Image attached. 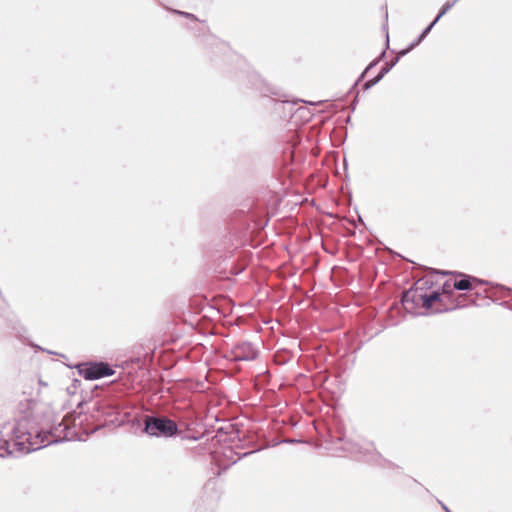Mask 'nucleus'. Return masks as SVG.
Segmentation results:
<instances>
[{
	"instance_id": "33",
	"label": "nucleus",
	"mask_w": 512,
	"mask_h": 512,
	"mask_svg": "<svg viewBox=\"0 0 512 512\" xmlns=\"http://www.w3.org/2000/svg\"><path fill=\"white\" fill-rule=\"evenodd\" d=\"M78 418H79V425H82L84 420L81 419V415H79Z\"/></svg>"
},
{
	"instance_id": "14",
	"label": "nucleus",
	"mask_w": 512,
	"mask_h": 512,
	"mask_svg": "<svg viewBox=\"0 0 512 512\" xmlns=\"http://www.w3.org/2000/svg\"><path fill=\"white\" fill-rule=\"evenodd\" d=\"M380 81H381V79H378V76L376 75L374 78L365 81L362 84V89L364 91H367V90L371 89L373 86H375Z\"/></svg>"
},
{
	"instance_id": "34",
	"label": "nucleus",
	"mask_w": 512,
	"mask_h": 512,
	"mask_svg": "<svg viewBox=\"0 0 512 512\" xmlns=\"http://www.w3.org/2000/svg\"><path fill=\"white\" fill-rule=\"evenodd\" d=\"M386 38H388V33H386ZM389 46V39H386V47Z\"/></svg>"
},
{
	"instance_id": "4",
	"label": "nucleus",
	"mask_w": 512,
	"mask_h": 512,
	"mask_svg": "<svg viewBox=\"0 0 512 512\" xmlns=\"http://www.w3.org/2000/svg\"><path fill=\"white\" fill-rule=\"evenodd\" d=\"M77 372L85 380H97L115 374L113 367L105 361H86L76 365Z\"/></svg>"
},
{
	"instance_id": "26",
	"label": "nucleus",
	"mask_w": 512,
	"mask_h": 512,
	"mask_svg": "<svg viewBox=\"0 0 512 512\" xmlns=\"http://www.w3.org/2000/svg\"><path fill=\"white\" fill-rule=\"evenodd\" d=\"M443 16H440V12H438L437 16L434 18V20L430 23L431 25L435 26L437 22L442 18Z\"/></svg>"
},
{
	"instance_id": "10",
	"label": "nucleus",
	"mask_w": 512,
	"mask_h": 512,
	"mask_svg": "<svg viewBox=\"0 0 512 512\" xmlns=\"http://www.w3.org/2000/svg\"><path fill=\"white\" fill-rule=\"evenodd\" d=\"M300 101L301 100L289 101V100L279 99L277 104H280L283 108H286V106H288L289 113L291 114V116L293 118H299L302 121L308 122L313 116V113L311 112V110L309 108L298 107L296 110H293L294 106Z\"/></svg>"
},
{
	"instance_id": "1",
	"label": "nucleus",
	"mask_w": 512,
	"mask_h": 512,
	"mask_svg": "<svg viewBox=\"0 0 512 512\" xmlns=\"http://www.w3.org/2000/svg\"><path fill=\"white\" fill-rule=\"evenodd\" d=\"M90 417L95 422L91 429H84L87 435L107 425H120L124 422L121 417V407L115 400L101 399L93 402V408Z\"/></svg>"
},
{
	"instance_id": "5",
	"label": "nucleus",
	"mask_w": 512,
	"mask_h": 512,
	"mask_svg": "<svg viewBox=\"0 0 512 512\" xmlns=\"http://www.w3.org/2000/svg\"><path fill=\"white\" fill-rule=\"evenodd\" d=\"M432 283L426 279L418 280L413 287L409 288L402 294L400 305L409 313L422 304L423 292L429 289Z\"/></svg>"
},
{
	"instance_id": "6",
	"label": "nucleus",
	"mask_w": 512,
	"mask_h": 512,
	"mask_svg": "<svg viewBox=\"0 0 512 512\" xmlns=\"http://www.w3.org/2000/svg\"><path fill=\"white\" fill-rule=\"evenodd\" d=\"M12 434L15 439H33L36 438L41 444V429L37 427L36 422L30 416H22L17 419L12 428Z\"/></svg>"
},
{
	"instance_id": "37",
	"label": "nucleus",
	"mask_w": 512,
	"mask_h": 512,
	"mask_svg": "<svg viewBox=\"0 0 512 512\" xmlns=\"http://www.w3.org/2000/svg\"><path fill=\"white\" fill-rule=\"evenodd\" d=\"M459 0H456V3L458 2Z\"/></svg>"
},
{
	"instance_id": "7",
	"label": "nucleus",
	"mask_w": 512,
	"mask_h": 512,
	"mask_svg": "<svg viewBox=\"0 0 512 512\" xmlns=\"http://www.w3.org/2000/svg\"><path fill=\"white\" fill-rule=\"evenodd\" d=\"M259 355L257 347L248 341H240L234 344L225 354V358L232 362L252 361Z\"/></svg>"
},
{
	"instance_id": "8",
	"label": "nucleus",
	"mask_w": 512,
	"mask_h": 512,
	"mask_svg": "<svg viewBox=\"0 0 512 512\" xmlns=\"http://www.w3.org/2000/svg\"><path fill=\"white\" fill-rule=\"evenodd\" d=\"M437 273H441L443 275L451 274L456 277L451 285L456 290L459 291H473L477 289L479 286L488 285L489 282L486 280H482L475 276H471L462 272H448V271H437Z\"/></svg>"
},
{
	"instance_id": "9",
	"label": "nucleus",
	"mask_w": 512,
	"mask_h": 512,
	"mask_svg": "<svg viewBox=\"0 0 512 512\" xmlns=\"http://www.w3.org/2000/svg\"><path fill=\"white\" fill-rule=\"evenodd\" d=\"M453 294V289L451 288V283L449 280L445 281L442 285V293L438 290H434L430 293L427 292V289L423 292L422 298V307L426 310H429L433 307L435 303H441L443 301L442 295L451 296Z\"/></svg>"
},
{
	"instance_id": "11",
	"label": "nucleus",
	"mask_w": 512,
	"mask_h": 512,
	"mask_svg": "<svg viewBox=\"0 0 512 512\" xmlns=\"http://www.w3.org/2000/svg\"><path fill=\"white\" fill-rule=\"evenodd\" d=\"M35 443L32 442V439H15V442L13 444L14 449L19 452L20 454H27L31 451H35L42 446L35 447Z\"/></svg>"
},
{
	"instance_id": "30",
	"label": "nucleus",
	"mask_w": 512,
	"mask_h": 512,
	"mask_svg": "<svg viewBox=\"0 0 512 512\" xmlns=\"http://www.w3.org/2000/svg\"><path fill=\"white\" fill-rule=\"evenodd\" d=\"M385 55H386V51L383 50L376 59H379V62H380L385 58Z\"/></svg>"
},
{
	"instance_id": "19",
	"label": "nucleus",
	"mask_w": 512,
	"mask_h": 512,
	"mask_svg": "<svg viewBox=\"0 0 512 512\" xmlns=\"http://www.w3.org/2000/svg\"><path fill=\"white\" fill-rule=\"evenodd\" d=\"M268 221H269L268 218L259 219L257 221L255 220V228H257V229L264 228L267 225Z\"/></svg>"
},
{
	"instance_id": "15",
	"label": "nucleus",
	"mask_w": 512,
	"mask_h": 512,
	"mask_svg": "<svg viewBox=\"0 0 512 512\" xmlns=\"http://www.w3.org/2000/svg\"><path fill=\"white\" fill-rule=\"evenodd\" d=\"M12 454H13V451L10 449V446L8 443H5L4 445H0V457L1 458L11 456Z\"/></svg>"
},
{
	"instance_id": "32",
	"label": "nucleus",
	"mask_w": 512,
	"mask_h": 512,
	"mask_svg": "<svg viewBox=\"0 0 512 512\" xmlns=\"http://www.w3.org/2000/svg\"><path fill=\"white\" fill-rule=\"evenodd\" d=\"M502 289H504L507 293H511L512 292V289L510 288H505L503 286H501Z\"/></svg>"
},
{
	"instance_id": "23",
	"label": "nucleus",
	"mask_w": 512,
	"mask_h": 512,
	"mask_svg": "<svg viewBox=\"0 0 512 512\" xmlns=\"http://www.w3.org/2000/svg\"><path fill=\"white\" fill-rule=\"evenodd\" d=\"M412 49L409 48V45L398 52V54L395 57H399V60L404 57L406 54H408Z\"/></svg>"
},
{
	"instance_id": "24",
	"label": "nucleus",
	"mask_w": 512,
	"mask_h": 512,
	"mask_svg": "<svg viewBox=\"0 0 512 512\" xmlns=\"http://www.w3.org/2000/svg\"><path fill=\"white\" fill-rule=\"evenodd\" d=\"M424 39H420V35H418V37L409 44V48L410 49H414L416 48Z\"/></svg>"
},
{
	"instance_id": "16",
	"label": "nucleus",
	"mask_w": 512,
	"mask_h": 512,
	"mask_svg": "<svg viewBox=\"0 0 512 512\" xmlns=\"http://www.w3.org/2000/svg\"><path fill=\"white\" fill-rule=\"evenodd\" d=\"M455 4L456 0L447 1L439 10L440 16H444Z\"/></svg>"
},
{
	"instance_id": "22",
	"label": "nucleus",
	"mask_w": 512,
	"mask_h": 512,
	"mask_svg": "<svg viewBox=\"0 0 512 512\" xmlns=\"http://www.w3.org/2000/svg\"><path fill=\"white\" fill-rule=\"evenodd\" d=\"M342 449L344 451H348V452H355L356 449L353 447V445L350 443V442H344V445L342 446Z\"/></svg>"
},
{
	"instance_id": "21",
	"label": "nucleus",
	"mask_w": 512,
	"mask_h": 512,
	"mask_svg": "<svg viewBox=\"0 0 512 512\" xmlns=\"http://www.w3.org/2000/svg\"><path fill=\"white\" fill-rule=\"evenodd\" d=\"M434 26L429 24L419 35L420 39H425Z\"/></svg>"
},
{
	"instance_id": "35",
	"label": "nucleus",
	"mask_w": 512,
	"mask_h": 512,
	"mask_svg": "<svg viewBox=\"0 0 512 512\" xmlns=\"http://www.w3.org/2000/svg\"><path fill=\"white\" fill-rule=\"evenodd\" d=\"M507 304H508L507 302H502V303H501V305H503V306H505V307L507 306Z\"/></svg>"
},
{
	"instance_id": "28",
	"label": "nucleus",
	"mask_w": 512,
	"mask_h": 512,
	"mask_svg": "<svg viewBox=\"0 0 512 512\" xmlns=\"http://www.w3.org/2000/svg\"><path fill=\"white\" fill-rule=\"evenodd\" d=\"M266 91L271 93L272 95H275V96L279 95V93L274 88H267Z\"/></svg>"
},
{
	"instance_id": "27",
	"label": "nucleus",
	"mask_w": 512,
	"mask_h": 512,
	"mask_svg": "<svg viewBox=\"0 0 512 512\" xmlns=\"http://www.w3.org/2000/svg\"><path fill=\"white\" fill-rule=\"evenodd\" d=\"M437 501L445 512H452L442 501H440V500H437Z\"/></svg>"
},
{
	"instance_id": "36",
	"label": "nucleus",
	"mask_w": 512,
	"mask_h": 512,
	"mask_svg": "<svg viewBox=\"0 0 512 512\" xmlns=\"http://www.w3.org/2000/svg\"><path fill=\"white\" fill-rule=\"evenodd\" d=\"M385 18L386 19L388 18V12L387 11L385 12Z\"/></svg>"
},
{
	"instance_id": "20",
	"label": "nucleus",
	"mask_w": 512,
	"mask_h": 512,
	"mask_svg": "<svg viewBox=\"0 0 512 512\" xmlns=\"http://www.w3.org/2000/svg\"><path fill=\"white\" fill-rule=\"evenodd\" d=\"M462 306L463 305L458 301L457 303L453 304L451 307H446V308H443V309L442 308H438L437 312L454 310V309L460 308Z\"/></svg>"
},
{
	"instance_id": "2",
	"label": "nucleus",
	"mask_w": 512,
	"mask_h": 512,
	"mask_svg": "<svg viewBox=\"0 0 512 512\" xmlns=\"http://www.w3.org/2000/svg\"><path fill=\"white\" fill-rule=\"evenodd\" d=\"M76 420V412H70L58 424L51 426L49 429H41V444L45 441H48V444H55L80 440L81 438L76 430Z\"/></svg>"
},
{
	"instance_id": "31",
	"label": "nucleus",
	"mask_w": 512,
	"mask_h": 512,
	"mask_svg": "<svg viewBox=\"0 0 512 512\" xmlns=\"http://www.w3.org/2000/svg\"><path fill=\"white\" fill-rule=\"evenodd\" d=\"M357 100H358V91L356 92V96H355V99L353 101V110L355 109V105H356Z\"/></svg>"
},
{
	"instance_id": "17",
	"label": "nucleus",
	"mask_w": 512,
	"mask_h": 512,
	"mask_svg": "<svg viewBox=\"0 0 512 512\" xmlns=\"http://www.w3.org/2000/svg\"><path fill=\"white\" fill-rule=\"evenodd\" d=\"M245 267H246V264L232 266L231 273L238 275L245 269Z\"/></svg>"
},
{
	"instance_id": "25",
	"label": "nucleus",
	"mask_w": 512,
	"mask_h": 512,
	"mask_svg": "<svg viewBox=\"0 0 512 512\" xmlns=\"http://www.w3.org/2000/svg\"><path fill=\"white\" fill-rule=\"evenodd\" d=\"M256 451H251V452H245L243 453L242 455H239L238 458L236 460H233V463H236L238 460H240L242 457H245L249 454H252V453H255Z\"/></svg>"
},
{
	"instance_id": "18",
	"label": "nucleus",
	"mask_w": 512,
	"mask_h": 512,
	"mask_svg": "<svg viewBox=\"0 0 512 512\" xmlns=\"http://www.w3.org/2000/svg\"><path fill=\"white\" fill-rule=\"evenodd\" d=\"M175 13L181 15V16H184L188 19H191V20H194V21H198L197 17L192 14V13H189V12H183V11H179V10H176Z\"/></svg>"
},
{
	"instance_id": "13",
	"label": "nucleus",
	"mask_w": 512,
	"mask_h": 512,
	"mask_svg": "<svg viewBox=\"0 0 512 512\" xmlns=\"http://www.w3.org/2000/svg\"><path fill=\"white\" fill-rule=\"evenodd\" d=\"M379 64V59H374L372 62H370L368 64V66L364 69V71L359 75V77L357 78V80L355 81L353 87H352V91L355 90L356 86L358 85V83L360 81H362L364 79V77L366 76V74L371 70L373 69L374 67H376L377 65Z\"/></svg>"
},
{
	"instance_id": "29",
	"label": "nucleus",
	"mask_w": 512,
	"mask_h": 512,
	"mask_svg": "<svg viewBox=\"0 0 512 512\" xmlns=\"http://www.w3.org/2000/svg\"><path fill=\"white\" fill-rule=\"evenodd\" d=\"M81 381L78 379H74L72 383V387L76 389L80 385Z\"/></svg>"
},
{
	"instance_id": "12",
	"label": "nucleus",
	"mask_w": 512,
	"mask_h": 512,
	"mask_svg": "<svg viewBox=\"0 0 512 512\" xmlns=\"http://www.w3.org/2000/svg\"><path fill=\"white\" fill-rule=\"evenodd\" d=\"M399 62V57H394L390 62H386L380 69L377 74L378 79H383V77L390 72V70Z\"/></svg>"
},
{
	"instance_id": "3",
	"label": "nucleus",
	"mask_w": 512,
	"mask_h": 512,
	"mask_svg": "<svg viewBox=\"0 0 512 512\" xmlns=\"http://www.w3.org/2000/svg\"><path fill=\"white\" fill-rule=\"evenodd\" d=\"M143 432L156 438H173L181 433L177 423L165 415L149 414L143 418Z\"/></svg>"
}]
</instances>
